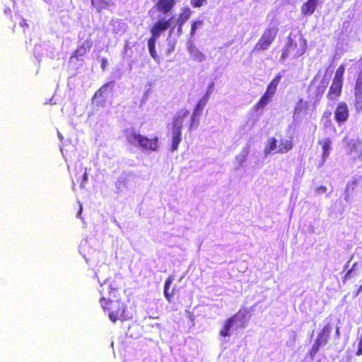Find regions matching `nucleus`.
Returning a JSON list of instances; mask_svg holds the SVG:
<instances>
[{
    "mask_svg": "<svg viewBox=\"0 0 362 362\" xmlns=\"http://www.w3.org/2000/svg\"><path fill=\"white\" fill-rule=\"evenodd\" d=\"M107 65V59L106 58L101 59V69L104 71L106 69Z\"/></svg>",
    "mask_w": 362,
    "mask_h": 362,
    "instance_id": "ea45409f",
    "label": "nucleus"
},
{
    "mask_svg": "<svg viewBox=\"0 0 362 362\" xmlns=\"http://www.w3.org/2000/svg\"><path fill=\"white\" fill-rule=\"evenodd\" d=\"M194 58L199 62H202L205 59L206 57L205 55L202 54L200 51L197 50L194 54Z\"/></svg>",
    "mask_w": 362,
    "mask_h": 362,
    "instance_id": "e433bc0d",
    "label": "nucleus"
},
{
    "mask_svg": "<svg viewBox=\"0 0 362 362\" xmlns=\"http://www.w3.org/2000/svg\"><path fill=\"white\" fill-rule=\"evenodd\" d=\"M204 109V107L202 106H199V104L197 103L194 107V112H196L197 113H199V115H201L202 112V110Z\"/></svg>",
    "mask_w": 362,
    "mask_h": 362,
    "instance_id": "a19ab883",
    "label": "nucleus"
},
{
    "mask_svg": "<svg viewBox=\"0 0 362 362\" xmlns=\"http://www.w3.org/2000/svg\"><path fill=\"white\" fill-rule=\"evenodd\" d=\"M174 281H175V276L171 274L168 276V278L166 279L165 284H164L163 294H164L165 299L169 303L172 302V299L175 293V287H173L170 290V286L173 284Z\"/></svg>",
    "mask_w": 362,
    "mask_h": 362,
    "instance_id": "9b49d317",
    "label": "nucleus"
},
{
    "mask_svg": "<svg viewBox=\"0 0 362 362\" xmlns=\"http://www.w3.org/2000/svg\"><path fill=\"white\" fill-rule=\"evenodd\" d=\"M75 180H76V181L77 182H79V180H77V177H75Z\"/></svg>",
    "mask_w": 362,
    "mask_h": 362,
    "instance_id": "3c124183",
    "label": "nucleus"
},
{
    "mask_svg": "<svg viewBox=\"0 0 362 362\" xmlns=\"http://www.w3.org/2000/svg\"><path fill=\"white\" fill-rule=\"evenodd\" d=\"M202 24H203V21H199V20L192 22L190 35L192 36H193L195 34L196 30L198 28V27L202 25Z\"/></svg>",
    "mask_w": 362,
    "mask_h": 362,
    "instance_id": "2f4dec72",
    "label": "nucleus"
},
{
    "mask_svg": "<svg viewBox=\"0 0 362 362\" xmlns=\"http://www.w3.org/2000/svg\"><path fill=\"white\" fill-rule=\"evenodd\" d=\"M124 134L127 142L131 145L138 144L142 149L150 151H156L158 148V138L157 136L150 139L141 135L135 129H127Z\"/></svg>",
    "mask_w": 362,
    "mask_h": 362,
    "instance_id": "f03ea898",
    "label": "nucleus"
},
{
    "mask_svg": "<svg viewBox=\"0 0 362 362\" xmlns=\"http://www.w3.org/2000/svg\"><path fill=\"white\" fill-rule=\"evenodd\" d=\"M331 144H332V141L329 138L325 139L322 143V158L324 159L327 158L329 154Z\"/></svg>",
    "mask_w": 362,
    "mask_h": 362,
    "instance_id": "4be33fe9",
    "label": "nucleus"
},
{
    "mask_svg": "<svg viewBox=\"0 0 362 362\" xmlns=\"http://www.w3.org/2000/svg\"><path fill=\"white\" fill-rule=\"evenodd\" d=\"M362 291V284L358 288V290L354 293V297H356L359 295V293Z\"/></svg>",
    "mask_w": 362,
    "mask_h": 362,
    "instance_id": "c03bdc74",
    "label": "nucleus"
},
{
    "mask_svg": "<svg viewBox=\"0 0 362 362\" xmlns=\"http://www.w3.org/2000/svg\"><path fill=\"white\" fill-rule=\"evenodd\" d=\"M318 0H307V1L301 6V13L305 16L312 15L316 10Z\"/></svg>",
    "mask_w": 362,
    "mask_h": 362,
    "instance_id": "f8f14e48",
    "label": "nucleus"
},
{
    "mask_svg": "<svg viewBox=\"0 0 362 362\" xmlns=\"http://www.w3.org/2000/svg\"><path fill=\"white\" fill-rule=\"evenodd\" d=\"M320 189H321L322 191H324V192H325V191L327 190L326 187H320Z\"/></svg>",
    "mask_w": 362,
    "mask_h": 362,
    "instance_id": "de8ad7c7",
    "label": "nucleus"
},
{
    "mask_svg": "<svg viewBox=\"0 0 362 362\" xmlns=\"http://www.w3.org/2000/svg\"><path fill=\"white\" fill-rule=\"evenodd\" d=\"M345 71V66L341 64L336 70L332 82L343 85V78Z\"/></svg>",
    "mask_w": 362,
    "mask_h": 362,
    "instance_id": "aec40b11",
    "label": "nucleus"
},
{
    "mask_svg": "<svg viewBox=\"0 0 362 362\" xmlns=\"http://www.w3.org/2000/svg\"><path fill=\"white\" fill-rule=\"evenodd\" d=\"M192 11L189 7H185L179 14L177 23L184 25L191 17Z\"/></svg>",
    "mask_w": 362,
    "mask_h": 362,
    "instance_id": "a211bd4d",
    "label": "nucleus"
},
{
    "mask_svg": "<svg viewBox=\"0 0 362 362\" xmlns=\"http://www.w3.org/2000/svg\"><path fill=\"white\" fill-rule=\"evenodd\" d=\"M342 86V84L332 82L327 95V98L334 100L339 98L341 94Z\"/></svg>",
    "mask_w": 362,
    "mask_h": 362,
    "instance_id": "4468645a",
    "label": "nucleus"
},
{
    "mask_svg": "<svg viewBox=\"0 0 362 362\" xmlns=\"http://www.w3.org/2000/svg\"><path fill=\"white\" fill-rule=\"evenodd\" d=\"M248 313L246 308H240L238 312L227 319L223 324V328L220 330V335L223 337H229L230 331L236 320L244 319Z\"/></svg>",
    "mask_w": 362,
    "mask_h": 362,
    "instance_id": "20e7f679",
    "label": "nucleus"
},
{
    "mask_svg": "<svg viewBox=\"0 0 362 362\" xmlns=\"http://www.w3.org/2000/svg\"><path fill=\"white\" fill-rule=\"evenodd\" d=\"M156 40H157L156 39H154L152 37H150L148 40V47L150 54L155 59H156L157 57H158L157 54H156Z\"/></svg>",
    "mask_w": 362,
    "mask_h": 362,
    "instance_id": "5701e85b",
    "label": "nucleus"
},
{
    "mask_svg": "<svg viewBox=\"0 0 362 362\" xmlns=\"http://www.w3.org/2000/svg\"><path fill=\"white\" fill-rule=\"evenodd\" d=\"M175 4L176 0H158L155 7L158 12L168 14L172 11Z\"/></svg>",
    "mask_w": 362,
    "mask_h": 362,
    "instance_id": "9d476101",
    "label": "nucleus"
},
{
    "mask_svg": "<svg viewBox=\"0 0 362 362\" xmlns=\"http://www.w3.org/2000/svg\"><path fill=\"white\" fill-rule=\"evenodd\" d=\"M93 43L90 39H86L83 42L78 45L70 59H76L77 61H82L83 57L90 50Z\"/></svg>",
    "mask_w": 362,
    "mask_h": 362,
    "instance_id": "0eeeda50",
    "label": "nucleus"
},
{
    "mask_svg": "<svg viewBox=\"0 0 362 362\" xmlns=\"http://www.w3.org/2000/svg\"><path fill=\"white\" fill-rule=\"evenodd\" d=\"M214 87V83H211L210 86H209V88L210 89H212Z\"/></svg>",
    "mask_w": 362,
    "mask_h": 362,
    "instance_id": "09e8293b",
    "label": "nucleus"
},
{
    "mask_svg": "<svg viewBox=\"0 0 362 362\" xmlns=\"http://www.w3.org/2000/svg\"><path fill=\"white\" fill-rule=\"evenodd\" d=\"M177 33L181 34L182 33V27L184 25H180V23H177Z\"/></svg>",
    "mask_w": 362,
    "mask_h": 362,
    "instance_id": "37998d69",
    "label": "nucleus"
},
{
    "mask_svg": "<svg viewBox=\"0 0 362 362\" xmlns=\"http://www.w3.org/2000/svg\"><path fill=\"white\" fill-rule=\"evenodd\" d=\"M336 334L337 336L339 337L340 334H339V328L337 327V329H336Z\"/></svg>",
    "mask_w": 362,
    "mask_h": 362,
    "instance_id": "49530a36",
    "label": "nucleus"
},
{
    "mask_svg": "<svg viewBox=\"0 0 362 362\" xmlns=\"http://www.w3.org/2000/svg\"><path fill=\"white\" fill-rule=\"evenodd\" d=\"M188 115L189 111L187 109L180 110L173 117L170 129L182 132L183 122Z\"/></svg>",
    "mask_w": 362,
    "mask_h": 362,
    "instance_id": "6e6552de",
    "label": "nucleus"
},
{
    "mask_svg": "<svg viewBox=\"0 0 362 362\" xmlns=\"http://www.w3.org/2000/svg\"><path fill=\"white\" fill-rule=\"evenodd\" d=\"M321 346H323L321 344L315 341L314 344H313L311 349H310V351L308 352V354L311 359H314L315 356L320 351V349Z\"/></svg>",
    "mask_w": 362,
    "mask_h": 362,
    "instance_id": "393cba45",
    "label": "nucleus"
},
{
    "mask_svg": "<svg viewBox=\"0 0 362 362\" xmlns=\"http://www.w3.org/2000/svg\"><path fill=\"white\" fill-rule=\"evenodd\" d=\"M278 32L279 29L276 26L267 28L257 42L255 44L253 48V52L267 50L274 41Z\"/></svg>",
    "mask_w": 362,
    "mask_h": 362,
    "instance_id": "7ed1b4c3",
    "label": "nucleus"
},
{
    "mask_svg": "<svg viewBox=\"0 0 362 362\" xmlns=\"http://www.w3.org/2000/svg\"><path fill=\"white\" fill-rule=\"evenodd\" d=\"M211 90H208L206 94L198 101L199 106H202L204 107L206 105L210 95H211Z\"/></svg>",
    "mask_w": 362,
    "mask_h": 362,
    "instance_id": "7c9ffc66",
    "label": "nucleus"
},
{
    "mask_svg": "<svg viewBox=\"0 0 362 362\" xmlns=\"http://www.w3.org/2000/svg\"><path fill=\"white\" fill-rule=\"evenodd\" d=\"M272 98L273 97H272L271 95L264 93L263 95L260 98V99L258 100V102L255 104L254 109L255 110L263 109L272 101Z\"/></svg>",
    "mask_w": 362,
    "mask_h": 362,
    "instance_id": "6ab92c4d",
    "label": "nucleus"
},
{
    "mask_svg": "<svg viewBox=\"0 0 362 362\" xmlns=\"http://www.w3.org/2000/svg\"><path fill=\"white\" fill-rule=\"evenodd\" d=\"M307 107V102L300 99L297 105L293 109V115L300 114L303 110Z\"/></svg>",
    "mask_w": 362,
    "mask_h": 362,
    "instance_id": "a878e982",
    "label": "nucleus"
},
{
    "mask_svg": "<svg viewBox=\"0 0 362 362\" xmlns=\"http://www.w3.org/2000/svg\"><path fill=\"white\" fill-rule=\"evenodd\" d=\"M289 54H291L290 49H288V47L286 45V46L284 47V48L282 50V54H281V56L280 57V59L281 61L285 60L288 57Z\"/></svg>",
    "mask_w": 362,
    "mask_h": 362,
    "instance_id": "c9c22d12",
    "label": "nucleus"
},
{
    "mask_svg": "<svg viewBox=\"0 0 362 362\" xmlns=\"http://www.w3.org/2000/svg\"><path fill=\"white\" fill-rule=\"evenodd\" d=\"M21 26L23 28L28 27V24L26 23L25 20L23 19L20 23Z\"/></svg>",
    "mask_w": 362,
    "mask_h": 362,
    "instance_id": "a18cd8bd",
    "label": "nucleus"
},
{
    "mask_svg": "<svg viewBox=\"0 0 362 362\" xmlns=\"http://www.w3.org/2000/svg\"><path fill=\"white\" fill-rule=\"evenodd\" d=\"M122 278L115 276L114 279H106L101 285L99 292L102 295L100 303L103 310L108 314L112 322L126 321L131 318L127 306L119 300H114L117 296L121 285Z\"/></svg>",
    "mask_w": 362,
    "mask_h": 362,
    "instance_id": "f257e3e1",
    "label": "nucleus"
},
{
    "mask_svg": "<svg viewBox=\"0 0 362 362\" xmlns=\"http://www.w3.org/2000/svg\"><path fill=\"white\" fill-rule=\"evenodd\" d=\"M349 116L347 105L344 102L339 103L334 111V119L336 122L341 124L345 122Z\"/></svg>",
    "mask_w": 362,
    "mask_h": 362,
    "instance_id": "1a4fd4ad",
    "label": "nucleus"
},
{
    "mask_svg": "<svg viewBox=\"0 0 362 362\" xmlns=\"http://www.w3.org/2000/svg\"><path fill=\"white\" fill-rule=\"evenodd\" d=\"M293 142L291 140L281 139L280 141L279 148L275 151L276 153H286L293 148Z\"/></svg>",
    "mask_w": 362,
    "mask_h": 362,
    "instance_id": "f3484780",
    "label": "nucleus"
},
{
    "mask_svg": "<svg viewBox=\"0 0 362 362\" xmlns=\"http://www.w3.org/2000/svg\"><path fill=\"white\" fill-rule=\"evenodd\" d=\"M207 0H190V4L194 8H199L206 4Z\"/></svg>",
    "mask_w": 362,
    "mask_h": 362,
    "instance_id": "72a5a7b5",
    "label": "nucleus"
},
{
    "mask_svg": "<svg viewBox=\"0 0 362 362\" xmlns=\"http://www.w3.org/2000/svg\"><path fill=\"white\" fill-rule=\"evenodd\" d=\"M277 149V140L274 137L269 139L267 145L264 148L265 154H269L274 151H276Z\"/></svg>",
    "mask_w": 362,
    "mask_h": 362,
    "instance_id": "412c9836",
    "label": "nucleus"
},
{
    "mask_svg": "<svg viewBox=\"0 0 362 362\" xmlns=\"http://www.w3.org/2000/svg\"><path fill=\"white\" fill-rule=\"evenodd\" d=\"M170 134L172 137L170 151L173 152L178 149L179 145L182 141V132L170 129Z\"/></svg>",
    "mask_w": 362,
    "mask_h": 362,
    "instance_id": "2eb2a0df",
    "label": "nucleus"
},
{
    "mask_svg": "<svg viewBox=\"0 0 362 362\" xmlns=\"http://www.w3.org/2000/svg\"><path fill=\"white\" fill-rule=\"evenodd\" d=\"M81 170H83V167L80 166ZM88 180V174H87V169L85 168L83 169V175L81 176V180L80 181L81 187H84L85 184L86 183Z\"/></svg>",
    "mask_w": 362,
    "mask_h": 362,
    "instance_id": "f704fd0d",
    "label": "nucleus"
},
{
    "mask_svg": "<svg viewBox=\"0 0 362 362\" xmlns=\"http://www.w3.org/2000/svg\"><path fill=\"white\" fill-rule=\"evenodd\" d=\"M326 89V86L324 85L319 86L317 87V94L319 96H322Z\"/></svg>",
    "mask_w": 362,
    "mask_h": 362,
    "instance_id": "58836bf2",
    "label": "nucleus"
},
{
    "mask_svg": "<svg viewBox=\"0 0 362 362\" xmlns=\"http://www.w3.org/2000/svg\"><path fill=\"white\" fill-rule=\"evenodd\" d=\"M211 90H208L206 94L198 101L199 106H202L204 107L206 105L210 95H211Z\"/></svg>",
    "mask_w": 362,
    "mask_h": 362,
    "instance_id": "c756f323",
    "label": "nucleus"
},
{
    "mask_svg": "<svg viewBox=\"0 0 362 362\" xmlns=\"http://www.w3.org/2000/svg\"><path fill=\"white\" fill-rule=\"evenodd\" d=\"M331 333V327L329 325H327L323 327L321 331L318 333L315 341L322 346L326 345L329 339Z\"/></svg>",
    "mask_w": 362,
    "mask_h": 362,
    "instance_id": "ddd939ff",
    "label": "nucleus"
},
{
    "mask_svg": "<svg viewBox=\"0 0 362 362\" xmlns=\"http://www.w3.org/2000/svg\"><path fill=\"white\" fill-rule=\"evenodd\" d=\"M352 272V269H349L346 274H345L344 277V279H343V281L344 282H346L350 277H351V274Z\"/></svg>",
    "mask_w": 362,
    "mask_h": 362,
    "instance_id": "79ce46f5",
    "label": "nucleus"
},
{
    "mask_svg": "<svg viewBox=\"0 0 362 362\" xmlns=\"http://www.w3.org/2000/svg\"><path fill=\"white\" fill-rule=\"evenodd\" d=\"M170 18L158 20L151 28V37L157 40L163 32L167 30L170 27Z\"/></svg>",
    "mask_w": 362,
    "mask_h": 362,
    "instance_id": "423d86ee",
    "label": "nucleus"
},
{
    "mask_svg": "<svg viewBox=\"0 0 362 362\" xmlns=\"http://www.w3.org/2000/svg\"><path fill=\"white\" fill-rule=\"evenodd\" d=\"M281 79V75L277 74L269 83L267 87V90L264 92L265 93L273 97L276 92L277 86L280 83Z\"/></svg>",
    "mask_w": 362,
    "mask_h": 362,
    "instance_id": "dca6fc26",
    "label": "nucleus"
},
{
    "mask_svg": "<svg viewBox=\"0 0 362 362\" xmlns=\"http://www.w3.org/2000/svg\"><path fill=\"white\" fill-rule=\"evenodd\" d=\"M286 45L290 49L291 54L294 58L302 56L307 49V42L303 37L300 38L298 42H295L292 39L288 38Z\"/></svg>",
    "mask_w": 362,
    "mask_h": 362,
    "instance_id": "39448f33",
    "label": "nucleus"
},
{
    "mask_svg": "<svg viewBox=\"0 0 362 362\" xmlns=\"http://www.w3.org/2000/svg\"><path fill=\"white\" fill-rule=\"evenodd\" d=\"M75 180H76V181L77 182H79V180H77V177H75Z\"/></svg>",
    "mask_w": 362,
    "mask_h": 362,
    "instance_id": "8fccbe9b",
    "label": "nucleus"
},
{
    "mask_svg": "<svg viewBox=\"0 0 362 362\" xmlns=\"http://www.w3.org/2000/svg\"><path fill=\"white\" fill-rule=\"evenodd\" d=\"M356 345H357V350L356 351V355L358 356H361L362 355V333L356 339Z\"/></svg>",
    "mask_w": 362,
    "mask_h": 362,
    "instance_id": "473e14b6",
    "label": "nucleus"
},
{
    "mask_svg": "<svg viewBox=\"0 0 362 362\" xmlns=\"http://www.w3.org/2000/svg\"><path fill=\"white\" fill-rule=\"evenodd\" d=\"M91 4L98 11L106 8L109 5L107 0H91Z\"/></svg>",
    "mask_w": 362,
    "mask_h": 362,
    "instance_id": "b1692460",
    "label": "nucleus"
},
{
    "mask_svg": "<svg viewBox=\"0 0 362 362\" xmlns=\"http://www.w3.org/2000/svg\"><path fill=\"white\" fill-rule=\"evenodd\" d=\"M199 116L200 115H199V113L193 111V113L191 116L189 129H192L194 126H197L199 124Z\"/></svg>",
    "mask_w": 362,
    "mask_h": 362,
    "instance_id": "c85d7f7f",
    "label": "nucleus"
},
{
    "mask_svg": "<svg viewBox=\"0 0 362 362\" xmlns=\"http://www.w3.org/2000/svg\"><path fill=\"white\" fill-rule=\"evenodd\" d=\"M110 84V83H106L105 84H104L101 88H100L95 93L94 95V98H96L98 96H103V89L108 86Z\"/></svg>",
    "mask_w": 362,
    "mask_h": 362,
    "instance_id": "4c0bfd02",
    "label": "nucleus"
},
{
    "mask_svg": "<svg viewBox=\"0 0 362 362\" xmlns=\"http://www.w3.org/2000/svg\"><path fill=\"white\" fill-rule=\"evenodd\" d=\"M355 106L358 110H362V91L354 93Z\"/></svg>",
    "mask_w": 362,
    "mask_h": 362,
    "instance_id": "bb28decb",
    "label": "nucleus"
},
{
    "mask_svg": "<svg viewBox=\"0 0 362 362\" xmlns=\"http://www.w3.org/2000/svg\"><path fill=\"white\" fill-rule=\"evenodd\" d=\"M362 91V69L359 71L355 86H354V93Z\"/></svg>",
    "mask_w": 362,
    "mask_h": 362,
    "instance_id": "cd10ccee",
    "label": "nucleus"
}]
</instances>
